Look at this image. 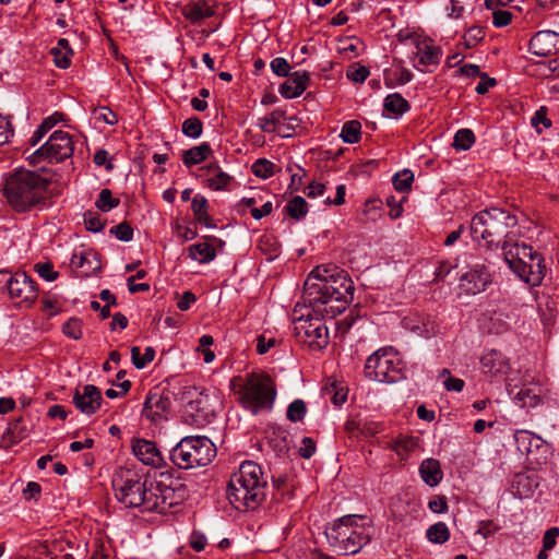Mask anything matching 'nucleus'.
Returning a JSON list of instances; mask_svg holds the SVG:
<instances>
[{"mask_svg": "<svg viewBox=\"0 0 559 559\" xmlns=\"http://www.w3.org/2000/svg\"><path fill=\"white\" fill-rule=\"evenodd\" d=\"M354 289V283L345 270L335 264H323L309 273L304 284L302 299L313 312L335 317L353 300Z\"/></svg>", "mask_w": 559, "mask_h": 559, "instance_id": "obj_1", "label": "nucleus"}, {"mask_svg": "<svg viewBox=\"0 0 559 559\" xmlns=\"http://www.w3.org/2000/svg\"><path fill=\"white\" fill-rule=\"evenodd\" d=\"M518 217L507 210L490 207L472 217L469 231L472 238L488 249L501 248L503 253L515 242L514 228Z\"/></svg>", "mask_w": 559, "mask_h": 559, "instance_id": "obj_2", "label": "nucleus"}, {"mask_svg": "<svg viewBox=\"0 0 559 559\" xmlns=\"http://www.w3.org/2000/svg\"><path fill=\"white\" fill-rule=\"evenodd\" d=\"M266 479L262 468L252 461L243 462L227 484L226 497L239 511L257 509L265 498Z\"/></svg>", "mask_w": 559, "mask_h": 559, "instance_id": "obj_3", "label": "nucleus"}, {"mask_svg": "<svg viewBox=\"0 0 559 559\" xmlns=\"http://www.w3.org/2000/svg\"><path fill=\"white\" fill-rule=\"evenodd\" d=\"M50 183L34 171L20 169L5 179L3 193L15 211L25 212L45 199Z\"/></svg>", "mask_w": 559, "mask_h": 559, "instance_id": "obj_4", "label": "nucleus"}, {"mask_svg": "<svg viewBox=\"0 0 559 559\" xmlns=\"http://www.w3.org/2000/svg\"><path fill=\"white\" fill-rule=\"evenodd\" d=\"M112 488L116 499L126 508H142L143 511H153L155 503H151L153 481L142 479L134 471L121 468L112 478Z\"/></svg>", "mask_w": 559, "mask_h": 559, "instance_id": "obj_5", "label": "nucleus"}, {"mask_svg": "<svg viewBox=\"0 0 559 559\" xmlns=\"http://www.w3.org/2000/svg\"><path fill=\"white\" fill-rule=\"evenodd\" d=\"M364 516L344 515L325 530L330 546L341 555L357 554L370 540V534L357 521Z\"/></svg>", "mask_w": 559, "mask_h": 559, "instance_id": "obj_6", "label": "nucleus"}, {"mask_svg": "<svg viewBox=\"0 0 559 559\" xmlns=\"http://www.w3.org/2000/svg\"><path fill=\"white\" fill-rule=\"evenodd\" d=\"M216 456V447L205 436H187L169 452L171 463L181 469L209 465Z\"/></svg>", "mask_w": 559, "mask_h": 559, "instance_id": "obj_7", "label": "nucleus"}, {"mask_svg": "<svg viewBox=\"0 0 559 559\" xmlns=\"http://www.w3.org/2000/svg\"><path fill=\"white\" fill-rule=\"evenodd\" d=\"M510 269L525 283L538 286L545 277L546 265L540 253L531 246L514 242L503 253Z\"/></svg>", "mask_w": 559, "mask_h": 559, "instance_id": "obj_8", "label": "nucleus"}, {"mask_svg": "<svg viewBox=\"0 0 559 559\" xmlns=\"http://www.w3.org/2000/svg\"><path fill=\"white\" fill-rule=\"evenodd\" d=\"M239 394L242 406L253 415H258L272 409L276 397V388L269 374L251 372L247 374Z\"/></svg>", "mask_w": 559, "mask_h": 559, "instance_id": "obj_9", "label": "nucleus"}, {"mask_svg": "<svg viewBox=\"0 0 559 559\" xmlns=\"http://www.w3.org/2000/svg\"><path fill=\"white\" fill-rule=\"evenodd\" d=\"M405 365L397 350L382 347L367 358L365 376L371 381L394 383L403 379Z\"/></svg>", "mask_w": 559, "mask_h": 559, "instance_id": "obj_10", "label": "nucleus"}, {"mask_svg": "<svg viewBox=\"0 0 559 559\" xmlns=\"http://www.w3.org/2000/svg\"><path fill=\"white\" fill-rule=\"evenodd\" d=\"M183 418L186 424L204 427L215 417L213 399L205 390L197 386H185L181 392Z\"/></svg>", "mask_w": 559, "mask_h": 559, "instance_id": "obj_11", "label": "nucleus"}, {"mask_svg": "<svg viewBox=\"0 0 559 559\" xmlns=\"http://www.w3.org/2000/svg\"><path fill=\"white\" fill-rule=\"evenodd\" d=\"M513 437L518 450L525 453L532 464L540 466L548 463L552 449L546 440L525 429L515 430Z\"/></svg>", "mask_w": 559, "mask_h": 559, "instance_id": "obj_12", "label": "nucleus"}, {"mask_svg": "<svg viewBox=\"0 0 559 559\" xmlns=\"http://www.w3.org/2000/svg\"><path fill=\"white\" fill-rule=\"evenodd\" d=\"M294 332L299 342L312 350H320L329 344V331L319 319L304 318L294 320Z\"/></svg>", "mask_w": 559, "mask_h": 559, "instance_id": "obj_13", "label": "nucleus"}, {"mask_svg": "<svg viewBox=\"0 0 559 559\" xmlns=\"http://www.w3.org/2000/svg\"><path fill=\"white\" fill-rule=\"evenodd\" d=\"M74 152V143L72 136L64 131H55L48 141L34 152L29 157L31 163H36L41 158H47L50 162H62L72 156Z\"/></svg>", "mask_w": 559, "mask_h": 559, "instance_id": "obj_14", "label": "nucleus"}, {"mask_svg": "<svg viewBox=\"0 0 559 559\" xmlns=\"http://www.w3.org/2000/svg\"><path fill=\"white\" fill-rule=\"evenodd\" d=\"M152 500L155 503L153 511L159 513L167 512L170 508L180 504L187 498L185 485L179 484L176 487L167 485L164 481H153Z\"/></svg>", "mask_w": 559, "mask_h": 559, "instance_id": "obj_15", "label": "nucleus"}, {"mask_svg": "<svg viewBox=\"0 0 559 559\" xmlns=\"http://www.w3.org/2000/svg\"><path fill=\"white\" fill-rule=\"evenodd\" d=\"M490 283L491 275L485 264L476 263L468 272L462 275L460 286L465 293L477 295L485 292Z\"/></svg>", "mask_w": 559, "mask_h": 559, "instance_id": "obj_16", "label": "nucleus"}, {"mask_svg": "<svg viewBox=\"0 0 559 559\" xmlns=\"http://www.w3.org/2000/svg\"><path fill=\"white\" fill-rule=\"evenodd\" d=\"M7 288L11 298H17L21 301H34L37 297L35 282L24 272L9 275Z\"/></svg>", "mask_w": 559, "mask_h": 559, "instance_id": "obj_17", "label": "nucleus"}, {"mask_svg": "<svg viewBox=\"0 0 559 559\" xmlns=\"http://www.w3.org/2000/svg\"><path fill=\"white\" fill-rule=\"evenodd\" d=\"M170 406L171 402L169 396L164 392L155 390L150 392L146 396L142 414L151 421L157 424L166 418Z\"/></svg>", "mask_w": 559, "mask_h": 559, "instance_id": "obj_18", "label": "nucleus"}, {"mask_svg": "<svg viewBox=\"0 0 559 559\" xmlns=\"http://www.w3.org/2000/svg\"><path fill=\"white\" fill-rule=\"evenodd\" d=\"M103 402L100 390L94 384H85L76 389L73 394V404L85 415H93L99 409Z\"/></svg>", "mask_w": 559, "mask_h": 559, "instance_id": "obj_19", "label": "nucleus"}, {"mask_svg": "<svg viewBox=\"0 0 559 559\" xmlns=\"http://www.w3.org/2000/svg\"><path fill=\"white\" fill-rule=\"evenodd\" d=\"M530 51L538 57H549L559 51V34L554 31H539L530 40Z\"/></svg>", "mask_w": 559, "mask_h": 559, "instance_id": "obj_20", "label": "nucleus"}, {"mask_svg": "<svg viewBox=\"0 0 559 559\" xmlns=\"http://www.w3.org/2000/svg\"><path fill=\"white\" fill-rule=\"evenodd\" d=\"M134 455L145 465L162 468L166 465L163 455L153 441L136 439L132 443Z\"/></svg>", "mask_w": 559, "mask_h": 559, "instance_id": "obj_21", "label": "nucleus"}, {"mask_svg": "<svg viewBox=\"0 0 559 559\" xmlns=\"http://www.w3.org/2000/svg\"><path fill=\"white\" fill-rule=\"evenodd\" d=\"M483 373L497 377L503 376L510 370V361L501 352L491 349L480 358Z\"/></svg>", "mask_w": 559, "mask_h": 559, "instance_id": "obj_22", "label": "nucleus"}, {"mask_svg": "<svg viewBox=\"0 0 559 559\" xmlns=\"http://www.w3.org/2000/svg\"><path fill=\"white\" fill-rule=\"evenodd\" d=\"M70 266L80 272L81 276H90L102 267L100 261L94 251L75 252L70 260Z\"/></svg>", "mask_w": 559, "mask_h": 559, "instance_id": "obj_23", "label": "nucleus"}, {"mask_svg": "<svg viewBox=\"0 0 559 559\" xmlns=\"http://www.w3.org/2000/svg\"><path fill=\"white\" fill-rule=\"evenodd\" d=\"M309 81L308 72L296 71L280 86V93L287 99L298 97L306 91Z\"/></svg>", "mask_w": 559, "mask_h": 559, "instance_id": "obj_24", "label": "nucleus"}, {"mask_svg": "<svg viewBox=\"0 0 559 559\" xmlns=\"http://www.w3.org/2000/svg\"><path fill=\"white\" fill-rule=\"evenodd\" d=\"M405 39H409L416 46V57L423 66L438 64L440 61L441 49L430 45L427 40H420L417 36L408 34Z\"/></svg>", "mask_w": 559, "mask_h": 559, "instance_id": "obj_25", "label": "nucleus"}, {"mask_svg": "<svg viewBox=\"0 0 559 559\" xmlns=\"http://www.w3.org/2000/svg\"><path fill=\"white\" fill-rule=\"evenodd\" d=\"M423 480L430 487L437 486L442 479L440 463L435 459H426L419 466Z\"/></svg>", "mask_w": 559, "mask_h": 559, "instance_id": "obj_26", "label": "nucleus"}, {"mask_svg": "<svg viewBox=\"0 0 559 559\" xmlns=\"http://www.w3.org/2000/svg\"><path fill=\"white\" fill-rule=\"evenodd\" d=\"M212 153V148L209 143L203 142L197 146L182 152V162L185 166L192 167L194 165L204 162Z\"/></svg>", "mask_w": 559, "mask_h": 559, "instance_id": "obj_27", "label": "nucleus"}, {"mask_svg": "<svg viewBox=\"0 0 559 559\" xmlns=\"http://www.w3.org/2000/svg\"><path fill=\"white\" fill-rule=\"evenodd\" d=\"M207 178V187L212 190L224 189L231 180V177L223 171L217 163H212L205 167Z\"/></svg>", "mask_w": 559, "mask_h": 559, "instance_id": "obj_28", "label": "nucleus"}, {"mask_svg": "<svg viewBox=\"0 0 559 559\" xmlns=\"http://www.w3.org/2000/svg\"><path fill=\"white\" fill-rule=\"evenodd\" d=\"M189 258L200 263H209L216 257V251L212 243L200 242L188 248Z\"/></svg>", "mask_w": 559, "mask_h": 559, "instance_id": "obj_29", "label": "nucleus"}, {"mask_svg": "<svg viewBox=\"0 0 559 559\" xmlns=\"http://www.w3.org/2000/svg\"><path fill=\"white\" fill-rule=\"evenodd\" d=\"M182 13L192 23H198L214 14L213 10L206 7L204 1L193 2L185 5Z\"/></svg>", "mask_w": 559, "mask_h": 559, "instance_id": "obj_30", "label": "nucleus"}, {"mask_svg": "<svg viewBox=\"0 0 559 559\" xmlns=\"http://www.w3.org/2000/svg\"><path fill=\"white\" fill-rule=\"evenodd\" d=\"M383 107L395 116H402L411 109L409 103L399 93L389 94L384 98Z\"/></svg>", "mask_w": 559, "mask_h": 559, "instance_id": "obj_31", "label": "nucleus"}, {"mask_svg": "<svg viewBox=\"0 0 559 559\" xmlns=\"http://www.w3.org/2000/svg\"><path fill=\"white\" fill-rule=\"evenodd\" d=\"M417 445L413 437H397L386 443V448L394 451L402 460L406 459L408 453Z\"/></svg>", "mask_w": 559, "mask_h": 559, "instance_id": "obj_32", "label": "nucleus"}, {"mask_svg": "<svg viewBox=\"0 0 559 559\" xmlns=\"http://www.w3.org/2000/svg\"><path fill=\"white\" fill-rule=\"evenodd\" d=\"M413 80V73L406 68L400 67L395 71L384 72V83L389 88L395 85H404Z\"/></svg>", "mask_w": 559, "mask_h": 559, "instance_id": "obj_33", "label": "nucleus"}, {"mask_svg": "<svg viewBox=\"0 0 559 559\" xmlns=\"http://www.w3.org/2000/svg\"><path fill=\"white\" fill-rule=\"evenodd\" d=\"M285 212L294 219L299 221L308 213V204L302 197H294L285 206Z\"/></svg>", "mask_w": 559, "mask_h": 559, "instance_id": "obj_34", "label": "nucleus"}, {"mask_svg": "<svg viewBox=\"0 0 559 559\" xmlns=\"http://www.w3.org/2000/svg\"><path fill=\"white\" fill-rule=\"evenodd\" d=\"M426 536L433 544H444L450 538V531L445 523L438 522L429 526Z\"/></svg>", "mask_w": 559, "mask_h": 559, "instance_id": "obj_35", "label": "nucleus"}, {"mask_svg": "<svg viewBox=\"0 0 559 559\" xmlns=\"http://www.w3.org/2000/svg\"><path fill=\"white\" fill-rule=\"evenodd\" d=\"M27 431L24 419L19 417L9 424L5 435L10 438L11 443H17L27 436Z\"/></svg>", "mask_w": 559, "mask_h": 559, "instance_id": "obj_36", "label": "nucleus"}, {"mask_svg": "<svg viewBox=\"0 0 559 559\" xmlns=\"http://www.w3.org/2000/svg\"><path fill=\"white\" fill-rule=\"evenodd\" d=\"M361 124L357 120L344 123L340 136L345 143L355 144L360 141Z\"/></svg>", "mask_w": 559, "mask_h": 559, "instance_id": "obj_37", "label": "nucleus"}, {"mask_svg": "<svg viewBox=\"0 0 559 559\" xmlns=\"http://www.w3.org/2000/svg\"><path fill=\"white\" fill-rule=\"evenodd\" d=\"M273 488L274 493L273 497L276 501L285 500L286 497H292L293 485L289 484L287 477L278 476L277 478L273 476Z\"/></svg>", "mask_w": 559, "mask_h": 559, "instance_id": "obj_38", "label": "nucleus"}, {"mask_svg": "<svg viewBox=\"0 0 559 559\" xmlns=\"http://www.w3.org/2000/svg\"><path fill=\"white\" fill-rule=\"evenodd\" d=\"M154 357L155 350L153 347H146L142 356L139 347L133 346L131 348L132 364L138 369L144 368L148 362H151L154 359Z\"/></svg>", "mask_w": 559, "mask_h": 559, "instance_id": "obj_39", "label": "nucleus"}, {"mask_svg": "<svg viewBox=\"0 0 559 559\" xmlns=\"http://www.w3.org/2000/svg\"><path fill=\"white\" fill-rule=\"evenodd\" d=\"M475 142L474 132L471 129H461L456 131L453 140V146L456 150L466 151L472 147Z\"/></svg>", "mask_w": 559, "mask_h": 559, "instance_id": "obj_40", "label": "nucleus"}, {"mask_svg": "<svg viewBox=\"0 0 559 559\" xmlns=\"http://www.w3.org/2000/svg\"><path fill=\"white\" fill-rule=\"evenodd\" d=\"M485 37V29L481 26L474 25L469 27L463 36V45L466 49L474 48Z\"/></svg>", "mask_w": 559, "mask_h": 559, "instance_id": "obj_41", "label": "nucleus"}, {"mask_svg": "<svg viewBox=\"0 0 559 559\" xmlns=\"http://www.w3.org/2000/svg\"><path fill=\"white\" fill-rule=\"evenodd\" d=\"M413 181L414 175L409 169H404L393 176V186L400 192L408 191Z\"/></svg>", "mask_w": 559, "mask_h": 559, "instance_id": "obj_42", "label": "nucleus"}, {"mask_svg": "<svg viewBox=\"0 0 559 559\" xmlns=\"http://www.w3.org/2000/svg\"><path fill=\"white\" fill-rule=\"evenodd\" d=\"M203 131V123L197 117L188 118L182 123V133L191 139H198Z\"/></svg>", "mask_w": 559, "mask_h": 559, "instance_id": "obj_43", "label": "nucleus"}, {"mask_svg": "<svg viewBox=\"0 0 559 559\" xmlns=\"http://www.w3.org/2000/svg\"><path fill=\"white\" fill-rule=\"evenodd\" d=\"M119 199L112 198L111 191L109 189H103L99 192L98 200L96 201V206L102 212H109L119 205Z\"/></svg>", "mask_w": 559, "mask_h": 559, "instance_id": "obj_44", "label": "nucleus"}, {"mask_svg": "<svg viewBox=\"0 0 559 559\" xmlns=\"http://www.w3.org/2000/svg\"><path fill=\"white\" fill-rule=\"evenodd\" d=\"M274 167L275 165L269 159L259 158L252 164L251 170L257 177L267 179L273 175Z\"/></svg>", "mask_w": 559, "mask_h": 559, "instance_id": "obj_45", "label": "nucleus"}, {"mask_svg": "<svg viewBox=\"0 0 559 559\" xmlns=\"http://www.w3.org/2000/svg\"><path fill=\"white\" fill-rule=\"evenodd\" d=\"M307 412L306 403L302 400H295L287 408V418L297 423L302 420Z\"/></svg>", "mask_w": 559, "mask_h": 559, "instance_id": "obj_46", "label": "nucleus"}, {"mask_svg": "<svg viewBox=\"0 0 559 559\" xmlns=\"http://www.w3.org/2000/svg\"><path fill=\"white\" fill-rule=\"evenodd\" d=\"M413 331L424 337L429 338L439 333L440 326L435 320L427 318L423 321L421 325H416Z\"/></svg>", "mask_w": 559, "mask_h": 559, "instance_id": "obj_47", "label": "nucleus"}, {"mask_svg": "<svg viewBox=\"0 0 559 559\" xmlns=\"http://www.w3.org/2000/svg\"><path fill=\"white\" fill-rule=\"evenodd\" d=\"M282 117L283 111L276 109L269 117L260 118L259 127L264 132H274L275 127L280 123Z\"/></svg>", "mask_w": 559, "mask_h": 559, "instance_id": "obj_48", "label": "nucleus"}, {"mask_svg": "<svg viewBox=\"0 0 559 559\" xmlns=\"http://www.w3.org/2000/svg\"><path fill=\"white\" fill-rule=\"evenodd\" d=\"M62 332L70 338L80 340L82 337V322L80 319L71 318L62 325Z\"/></svg>", "mask_w": 559, "mask_h": 559, "instance_id": "obj_49", "label": "nucleus"}, {"mask_svg": "<svg viewBox=\"0 0 559 559\" xmlns=\"http://www.w3.org/2000/svg\"><path fill=\"white\" fill-rule=\"evenodd\" d=\"M515 400L521 404L522 407H535L539 404L540 399L538 395L533 394L530 389L523 388L521 389L516 395Z\"/></svg>", "mask_w": 559, "mask_h": 559, "instance_id": "obj_50", "label": "nucleus"}, {"mask_svg": "<svg viewBox=\"0 0 559 559\" xmlns=\"http://www.w3.org/2000/svg\"><path fill=\"white\" fill-rule=\"evenodd\" d=\"M259 248L261 251L269 254L267 259L273 260L278 254V243L270 236H263L259 240Z\"/></svg>", "mask_w": 559, "mask_h": 559, "instance_id": "obj_51", "label": "nucleus"}, {"mask_svg": "<svg viewBox=\"0 0 559 559\" xmlns=\"http://www.w3.org/2000/svg\"><path fill=\"white\" fill-rule=\"evenodd\" d=\"M369 73L370 72L367 67L356 63L348 68L346 76L352 82L362 83L368 78Z\"/></svg>", "mask_w": 559, "mask_h": 559, "instance_id": "obj_52", "label": "nucleus"}, {"mask_svg": "<svg viewBox=\"0 0 559 559\" xmlns=\"http://www.w3.org/2000/svg\"><path fill=\"white\" fill-rule=\"evenodd\" d=\"M84 224L88 231L98 233L104 229L105 223L96 212L87 211L84 214Z\"/></svg>", "mask_w": 559, "mask_h": 559, "instance_id": "obj_53", "label": "nucleus"}, {"mask_svg": "<svg viewBox=\"0 0 559 559\" xmlns=\"http://www.w3.org/2000/svg\"><path fill=\"white\" fill-rule=\"evenodd\" d=\"M110 234L115 235L121 241H130L133 238V229L129 223L122 222L110 228Z\"/></svg>", "mask_w": 559, "mask_h": 559, "instance_id": "obj_54", "label": "nucleus"}, {"mask_svg": "<svg viewBox=\"0 0 559 559\" xmlns=\"http://www.w3.org/2000/svg\"><path fill=\"white\" fill-rule=\"evenodd\" d=\"M34 270L47 282H53L59 276V273L53 271L52 264L50 262L36 263L34 265Z\"/></svg>", "mask_w": 559, "mask_h": 559, "instance_id": "obj_55", "label": "nucleus"}, {"mask_svg": "<svg viewBox=\"0 0 559 559\" xmlns=\"http://www.w3.org/2000/svg\"><path fill=\"white\" fill-rule=\"evenodd\" d=\"M271 70L277 76L284 78L289 74L290 66L287 60L283 57L274 58L270 63Z\"/></svg>", "mask_w": 559, "mask_h": 559, "instance_id": "obj_56", "label": "nucleus"}, {"mask_svg": "<svg viewBox=\"0 0 559 559\" xmlns=\"http://www.w3.org/2000/svg\"><path fill=\"white\" fill-rule=\"evenodd\" d=\"M516 484L519 493L524 497H528L532 488L538 486V483L535 480V478L523 475L518 476Z\"/></svg>", "mask_w": 559, "mask_h": 559, "instance_id": "obj_57", "label": "nucleus"}, {"mask_svg": "<svg viewBox=\"0 0 559 559\" xmlns=\"http://www.w3.org/2000/svg\"><path fill=\"white\" fill-rule=\"evenodd\" d=\"M14 130L8 117L0 115V146L8 143Z\"/></svg>", "mask_w": 559, "mask_h": 559, "instance_id": "obj_58", "label": "nucleus"}, {"mask_svg": "<svg viewBox=\"0 0 559 559\" xmlns=\"http://www.w3.org/2000/svg\"><path fill=\"white\" fill-rule=\"evenodd\" d=\"M492 11V24L496 27H504L509 25L512 21V13L507 10H491Z\"/></svg>", "mask_w": 559, "mask_h": 559, "instance_id": "obj_59", "label": "nucleus"}, {"mask_svg": "<svg viewBox=\"0 0 559 559\" xmlns=\"http://www.w3.org/2000/svg\"><path fill=\"white\" fill-rule=\"evenodd\" d=\"M191 209L194 218L198 217L199 215H203L204 213H206L209 209V203L205 197L201 194L194 195V198L192 199Z\"/></svg>", "mask_w": 559, "mask_h": 559, "instance_id": "obj_60", "label": "nucleus"}, {"mask_svg": "<svg viewBox=\"0 0 559 559\" xmlns=\"http://www.w3.org/2000/svg\"><path fill=\"white\" fill-rule=\"evenodd\" d=\"M51 55L53 56V62L56 67L60 69H67L71 64V56L64 55V51L59 48H52Z\"/></svg>", "mask_w": 559, "mask_h": 559, "instance_id": "obj_61", "label": "nucleus"}, {"mask_svg": "<svg viewBox=\"0 0 559 559\" xmlns=\"http://www.w3.org/2000/svg\"><path fill=\"white\" fill-rule=\"evenodd\" d=\"M93 160L97 166H105L106 170L108 171L114 169V164L109 158V153L104 148L97 150L95 152Z\"/></svg>", "mask_w": 559, "mask_h": 559, "instance_id": "obj_62", "label": "nucleus"}, {"mask_svg": "<svg viewBox=\"0 0 559 559\" xmlns=\"http://www.w3.org/2000/svg\"><path fill=\"white\" fill-rule=\"evenodd\" d=\"M316 442L310 437H305L301 440V447L298 450V453L304 459H310L316 452Z\"/></svg>", "mask_w": 559, "mask_h": 559, "instance_id": "obj_63", "label": "nucleus"}, {"mask_svg": "<svg viewBox=\"0 0 559 559\" xmlns=\"http://www.w3.org/2000/svg\"><path fill=\"white\" fill-rule=\"evenodd\" d=\"M559 536V528L554 526L548 528L543 537V547L545 550H551L556 546V539Z\"/></svg>", "mask_w": 559, "mask_h": 559, "instance_id": "obj_64", "label": "nucleus"}]
</instances>
